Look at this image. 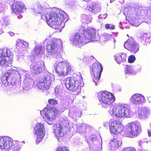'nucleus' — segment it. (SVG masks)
<instances>
[{
    "label": "nucleus",
    "mask_w": 151,
    "mask_h": 151,
    "mask_svg": "<svg viewBox=\"0 0 151 151\" xmlns=\"http://www.w3.org/2000/svg\"><path fill=\"white\" fill-rule=\"evenodd\" d=\"M79 32L75 33L70 39L76 45L86 44L91 41L96 34V30L91 27L80 30Z\"/></svg>",
    "instance_id": "f257e3e1"
},
{
    "label": "nucleus",
    "mask_w": 151,
    "mask_h": 151,
    "mask_svg": "<svg viewBox=\"0 0 151 151\" xmlns=\"http://www.w3.org/2000/svg\"><path fill=\"white\" fill-rule=\"evenodd\" d=\"M61 12L55 9L45 15L47 24L50 27L56 29L57 26L61 25L65 20V17Z\"/></svg>",
    "instance_id": "f03ea898"
},
{
    "label": "nucleus",
    "mask_w": 151,
    "mask_h": 151,
    "mask_svg": "<svg viewBox=\"0 0 151 151\" xmlns=\"http://www.w3.org/2000/svg\"><path fill=\"white\" fill-rule=\"evenodd\" d=\"M64 81L66 88L70 91L74 93L75 95H78L81 91V87L83 86L79 76L76 74L72 76L68 77L64 79Z\"/></svg>",
    "instance_id": "7ed1b4c3"
},
{
    "label": "nucleus",
    "mask_w": 151,
    "mask_h": 151,
    "mask_svg": "<svg viewBox=\"0 0 151 151\" xmlns=\"http://www.w3.org/2000/svg\"><path fill=\"white\" fill-rule=\"evenodd\" d=\"M109 112L112 116L122 118L129 116L130 111L128 105L121 104L111 106Z\"/></svg>",
    "instance_id": "20e7f679"
},
{
    "label": "nucleus",
    "mask_w": 151,
    "mask_h": 151,
    "mask_svg": "<svg viewBox=\"0 0 151 151\" xmlns=\"http://www.w3.org/2000/svg\"><path fill=\"white\" fill-rule=\"evenodd\" d=\"M99 101L106 105L109 106L114 101L115 98L113 94L106 91H101L98 93Z\"/></svg>",
    "instance_id": "39448f33"
},
{
    "label": "nucleus",
    "mask_w": 151,
    "mask_h": 151,
    "mask_svg": "<svg viewBox=\"0 0 151 151\" xmlns=\"http://www.w3.org/2000/svg\"><path fill=\"white\" fill-rule=\"evenodd\" d=\"M141 130L140 128L137 124L132 122L127 124L125 134L128 137L133 138L139 135Z\"/></svg>",
    "instance_id": "423d86ee"
},
{
    "label": "nucleus",
    "mask_w": 151,
    "mask_h": 151,
    "mask_svg": "<svg viewBox=\"0 0 151 151\" xmlns=\"http://www.w3.org/2000/svg\"><path fill=\"white\" fill-rule=\"evenodd\" d=\"M40 114L43 117H46L50 121L54 120L58 116L59 111L55 108H52L50 109L45 108L40 111Z\"/></svg>",
    "instance_id": "0eeeda50"
},
{
    "label": "nucleus",
    "mask_w": 151,
    "mask_h": 151,
    "mask_svg": "<svg viewBox=\"0 0 151 151\" xmlns=\"http://www.w3.org/2000/svg\"><path fill=\"white\" fill-rule=\"evenodd\" d=\"M12 6L13 12L17 15L18 18H22V16L21 13L26 10L25 5L21 1H14Z\"/></svg>",
    "instance_id": "6e6552de"
},
{
    "label": "nucleus",
    "mask_w": 151,
    "mask_h": 151,
    "mask_svg": "<svg viewBox=\"0 0 151 151\" xmlns=\"http://www.w3.org/2000/svg\"><path fill=\"white\" fill-rule=\"evenodd\" d=\"M103 70V68L100 63H94L90 68L91 73H92L93 76V81L97 85V83L101 75V73Z\"/></svg>",
    "instance_id": "1a4fd4ad"
},
{
    "label": "nucleus",
    "mask_w": 151,
    "mask_h": 151,
    "mask_svg": "<svg viewBox=\"0 0 151 151\" xmlns=\"http://www.w3.org/2000/svg\"><path fill=\"white\" fill-rule=\"evenodd\" d=\"M35 134L36 135V143L38 144L41 142L45 134L44 125L40 123L37 124L34 128Z\"/></svg>",
    "instance_id": "9d476101"
},
{
    "label": "nucleus",
    "mask_w": 151,
    "mask_h": 151,
    "mask_svg": "<svg viewBox=\"0 0 151 151\" xmlns=\"http://www.w3.org/2000/svg\"><path fill=\"white\" fill-rule=\"evenodd\" d=\"M52 80L49 76H46L41 77L37 82V86L40 89L44 90L48 89L51 86Z\"/></svg>",
    "instance_id": "9b49d317"
},
{
    "label": "nucleus",
    "mask_w": 151,
    "mask_h": 151,
    "mask_svg": "<svg viewBox=\"0 0 151 151\" xmlns=\"http://www.w3.org/2000/svg\"><path fill=\"white\" fill-rule=\"evenodd\" d=\"M13 145L12 139L7 136H0V147L1 149L9 150Z\"/></svg>",
    "instance_id": "f8f14e48"
},
{
    "label": "nucleus",
    "mask_w": 151,
    "mask_h": 151,
    "mask_svg": "<svg viewBox=\"0 0 151 151\" xmlns=\"http://www.w3.org/2000/svg\"><path fill=\"white\" fill-rule=\"evenodd\" d=\"M59 42L60 41L57 40H52L49 44L47 45L46 50L47 52L51 55L57 53L59 49Z\"/></svg>",
    "instance_id": "ddd939ff"
},
{
    "label": "nucleus",
    "mask_w": 151,
    "mask_h": 151,
    "mask_svg": "<svg viewBox=\"0 0 151 151\" xmlns=\"http://www.w3.org/2000/svg\"><path fill=\"white\" fill-rule=\"evenodd\" d=\"M124 46L130 52L134 53L136 52L139 50L138 44L132 39H128L125 42Z\"/></svg>",
    "instance_id": "4468645a"
},
{
    "label": "nucleus",
    "mask_w": 151,
    "mask_h": 151,
    "mask_svg": "<svg viewBox=\"0 0 151 151\" xmlns=\"http://www.w3.org/2000/svg\"><path fill=\"white\" fill-rule=\"evenodd\" d=\"M109 130L111 133L116 134L122 130V126L119 121L114 120L111 122L109 126Z\"/></svg>",
    "instance_id": "2eb2a0df"
},
{
    "label": "nucleus",
    "mask_w": 151,
    "mask_h": 151,
    "mask_svg": "<svg viewBox=\"0 0 151 151\" xmlns=\"http://www.w3.org/2000/svg\"><path fill=\"white\" fill-rule=\"evenodd\" d=\"M144 99V97L142 95L136 93L132 96L130 100L133 104H138L142 103Z\"/></svg>",
    "instance_id": "dca6fc26"
},
{
    "label": "nucleus",
    "mask_w": 151,
    "mask_h": 151,
    "mask_svg": "<svg viewBox=\"0 0 151 151\" xmlns=\"http://www.w3.org/2000/svg\"><path fill=\"white\" fill-rule=\"evenodd\" d=\"M67 65V63L65 61H61L58 63L56 67V71L58 75L61 76Z\"/></svg>",
    "instance_id": "f3484780"
},
{
    "label": "nucleus",
    "mask_w": 151,
    "mask_h": 151,
    "mask_svg": "<svg viewBox=\"0 0 151 151\" xmlns=\"http://www.w3.org/2000/svg\"><path fill=\"white\" fill-rule=\"evenodd\" d=\"M28 45L29 44L27 42L19 40L17 41L16 49L19 52L23 51Z\"/></svg>",
    "instance_id": "a211bd4d"
},
{
    "label": "nucleus",
    "mask_w": 151,
    "mask_h": 151,
    "mask_svg": "<svg viewBox=\"0 0 151 151\" xmlns=\"http://www.w3.org/2000/svg\"><path fill=\"white\" fill-rule=\"evenodd\" d=\"M62 129L60 124H56V127L54 126L53 132L58 138L62 137L64 136V133L62 132Z\"/></svg>",
    "instance_id": "6ab92c4d"
},
{
    "label": "nucleus",
    "mask_w": 151,
    "mask_h": 151,
    "mask_svg": "<svg viewBox=\"0 0 151 151\" xmlns=\"http://www.w3.org/2000/svg\"><path fill=\"white\" fill-rule=\"evenodd\" d=\"M45 66L44 65H42L37 64L31 67V71L34 74H37L42 72Z\"/></svg>",
    "instance_id": "aec40b11"
},
{
    "label": "nucleus",
    "mask_w": 151,
    "mask_h": 151,
    "mask_svg": "<svg viewBox=\"0 0 151 151\" xmlns=\"http://www.w3.org/2000/svg\"><path fill=\"white\" fill-rule=\"evenodd\" d=\"M86 9L94 13H96L100 11V8L91 1L89 2L88 5H87Z\"/></svg>",
    "instance_id": "412c9836"
},
{
    "label": "nucleus",
    "mask_w": 151,
    "mask_h": 151,
    "mask_svg": "<svg viewBox=\"0 0 151 151\" xmlns=\"http://www.w3.org/2000/svg\"><path fill=\"white\" fill-rule=\"evenodd\" d=\"M150 35L147 33H145L139 38V40L144 45H147L150 43Z\"/></svg>",
    "instance_id": "4be33fe9"
},
{
    "label": "nucleus",
    "mask_w": 151,
    "mask_h": 151,
    "mask_svg": "<svg viewBox=\"0 0 151 151\" xmlns=\"http://www.w3.org/2000/svg\"><path fill=\"white\" fill-rule=\"evenodd\" d=\"M114 57L115 60L119 64L125 61L127 58L126 54L124 53L116 54Z\"/></svg>",
    "instance_id": "5701e85b"
},
{
    "label": "nucleus",
    "mask_w": 151,
    "mask_h": 151,
    "mask_svg": "<svg viewBox=\"0 0 151 151\" xmlns=\"http://www.w3.org/2000/svg\"><path fill=\"white\" fill-rule=\"evenodd\" d=\"M110 145L112 148L115 149L121 145L122 142L119 138H114L110 142Z\"/></svg>",
    "instance_id": "b1692460"
},
{
    "label": "nucleus",
    "mask_w": 151,
    "mask_h": 151,
    "mask_svg": "<svg viewBox=\"0 0 151 151\" xmlns=\"http://www.w3.org/2000/svg\"><path fill=\"white\" fill-rule=\"evenodd\" d=\"M11 65L10 58L6 57L5 58H0V65L1 66H7Z\"/></svg>",
    "instance_id": "393cba45"
},
{
    "label": "nucleus",
    "mask_w": 151,
    "mask_h": 151,
    "mask_svg": "<svg viewBox=\"0 0 151 151\" xmlns=\"http://www.w3.org/2000/svg\"><path fill=\"white\" fill-rule=\"evenodd\" d=\"M11 75V73L5 72L2 75L1 77V81L3 84L5 85H9L11 83L8 81V78Z\"/></svg>",
    "instance_id": "a878e982"
},
{
    "label": "nucleus",
    "mask_w": 151,
    "mask_h": 151,
    "mask_svg": "<svg viewBox=\"0 0 151 151\" xmlns=\"http://www.w3.org/2000/svg\"><path fill=\"white\" fill-rule=\"evenodd\" d=\"M11 53L9 50L6 49H0V58L8 57L10 58Z\"/></svg>",
    "instance_id": "bb28decb"
},
{
    "label": "nucleus",
    "mask_w": 151,
    "mask_h": 151,
    "mask_svg": "<svg viewBox=\"0 0 151 151\" xmlns=\"http://www.w3.org/2000/svg\"><path fill=\"white\" fill-rule=\"evenodd\" d=\"M65 68L66 69L63 70L61 76H65L69 75L71 71V66L67 64V66L65 67Z\"/></svg>",
    "instance_id": "cd10ccee"
},
{
    "label": "nucleus",
    "mask_w": 151,
    "mask_h": 151,
    "mask_svg": "<svg viewBox=\"0 0 151 151\" xmlns=\"http://www.w3.org/2000/svg\"><path fill=\"white\" fill-rule=\"evenodd\" d=\"M150 114L149 110L145 108H142L141 110L140 116L143 117H146Z\"/></svg>",
    "instance_id": "c85d7f7f"
},
{
    "label": "nucleus",
    "mask_w": 151,
    "mask_h": 151,
    "mask_svg": "<svg viewBox=\"0 0 151 151\" xmlns=\"http://www.w3.org/2000/svg\"><path fill=\"white\" fill-rule=\"evenodd\" d=\"M45 49L42 46H38L35 48L34 50L35 52L37 54H39L43 52L44 51Z\"/></svg>",
    "instance_id": "c756f323"
},
{
    "label": "nucleus",
    "mask_w": 151,
    "mask_h": 151,
    "mask_svg": "<svg viewBox=\"0 0 151 151\" xmlns=\"http://www.w3.org/2000/svg\"><path fill=\"white\" fill-rule=\"evenodd\" d=\"M90 15L83 14L81 16V18L83 21L86 22L90 20Z\"/></svg>",
    "instance_id": "7c9ffc66"
},
{
    "label": "nucleus",
    "mask_w": 151,
    "mask_h": 151,
    "mask_svg": "<svg viewBox=\"0 0 151 151\" xmlns=\"http://www.w3.org/2000/svg\"><path fill=\"white\" fill-rule=\"evenodd\" d=\"M56 151H69L68 148L65 146H58L56 150Z\"/></svg>",
    "instance_id": "2f4dec72"
},
{
    "label": "nucleus",
    "mask_w": 151,
    "mask_h": 151,
    "mask_svg": "<svg viewBox=\"0 0 151 151\" xmlns=\"http://www.w3.org/2000/svg\"><path fill=\"white\" fill-rule=\"evenodd\" d=\"M121 151H136V149L133 147H126L123 149Z\"/></svg>",
    "instance_id": "473e14b6"
},
{
    "label": "nucleus",
    "mask_w": 151,
    "mask_h": 151,
    "mask_svg": "<svg viewBox=\"0 0 151 151\" xmlns=\"http://www.w3.org/2000/svg\"><path fill=\"white\" fill-rule=\"evenodd\" d=\"M48 103L52 105H56L58 104V101L54 99H48Z\"/></svg>",
    "instance_id": "72a5a7b5"
},
{
    "label": "nucleus",
    "mask_w": 151,
    "mask_h": 151,
    "mask_svg": "<svg viewBox=\"0 0 151 151\" xmlns=\"http://www.w3.org/2000/svg\"><path fill=\"white\" fill-rule=\"evenodd\" d=\"M135 58L133 55H131L129 56L128 59V61L129 63H133L135 60Z\"/></svg>",
    "instance_id": "f704fd0d"
},
{
    "label": "nucleus",
    "mask_w": 151,
    "mask_h": 151,
    "mask_svg": "<svg viewBox=\"0 0 151 151\" xmlns=\"http://www.w3.org/2000/svg\"><path fill=\"white\" fill-rule=\"evenodd\" d=\"M9 24V23L8 20L7 19H4L3 22L1 23L2 25L4 27H5L8 26Z\"/></svg>",
    "instance_id": "c9c22d12"
},
{
    "label": "nucleus",
    "mask_w": 151,
    "mask_h": 151,
    "mask_svg": "<svg viewBox=\"0 0 151 151\" xmlns=\"http://www.w3.org/2000/svg\"><path fill=\"white\" fill-rule=\"evenodd\" d=\"M19 148L17 146H14L13 149H12V151H19Z\"/></svg>",
    "instance_id": "e433bc0d"
},
{
    "label": "nucleus",
    "mask_w": 151,
    "mask_h": 151,
    "mask_svg": "<svg viewBox=\"0 0 151 151\" xmlns=\"http://www.w3.org/2000/svg\"><path fill=\"white\" fill-rule=\"evenodd\" d=\"M149 12L150 14V17L148 19V22L151 24V8L149 9Z\"/></svg>",
    "instance_id": "4c0bfd02"
},
{
    "label": "nucleus",
    "mask_w": 151,
    "mask_h": 151,
    "mask_svg": "<svg viewBox=\"0 0 151 151\" xmlns=\"http://www.w3.org/2000/svg\"><path fill=\"white\" fill-rule=\"evenodd\" d=\"M105 27L107 29H110V24H106L105 25Z\"/></svg>",
    "instance_id": "58836bf2"
},
{
    "label": "nucleus",
    "mask_w": 151,
    "mask_h": 151,
    "mask_svg": "<svg viewBox=\"0 0 151 151\" xmlns=\"http://www.w3.org/2000/svg\"><path fill=\"white\" fill-rule=\"evenodd\" d=\"M147 132L148 133V135L149 137L151 136V131L150 130H147Z\"/></svg>",
    "instance_id": "ea45409f"
},
{
    "label": "nucleus",
    "mask_w": 151,
    "mask_h": 151,
    "mask_svg": "<svg viewBox=\"0 0 151 151\" xmlns=\"http://www.w3.org/2000/svg\"><path fill=\"white\" fill-rule=\"evenodd\" d=\"M115 29V25H113L112 26L110 27V30H113L114 29Z\"/></svg>",
    "instance_id": "a19ab883"
},
{
    "label": "nucleus",
    "mask_w": 151,
    "mask_h": 151,
    "mask_svg": "<svg viewBox=\"0 0 151 151\" xmlns=\"http://www.w3.org/2000/svg\"><path fill=\"white\" fill-rule=\"evenodd\" d=\"M2 33V31L0 30V35Z\"/></svg>",
    "instance_id": "79ce46f5"
},
{
    "label": "nucleus",
    "mask_w": 151,
    "mask_h": 151,
    "mask_svg": "<svg viewBox=\"0 0 151 151\" xmlns=\"http://www.w3.org/2000/svg\"><path fill=\"white\" fill-rule=\"evenodd\" d=\"M83 1H88V0H83Z\"/></svg>",
    "instance_id": "37998d69"
},
{
    "label": "nucleus",
    "mask_w": 151,
    "mask_h": 151,
    "mask_svg": "<svg viewBox=\"0 0 151 151\" xmlns=\"http://www.w3.org/2000/svg\"><path fill=\"white\" fill-rule=\"evenodd\" d=\"M150 127L151 128V123L150 124Z\"/></svg>",
    "instance_id": "c03bdc74"
},
{
    "label": "nucleus",
    "mask_w": 151,
    "mask_h": 151,
    "mask_svg": "<svg viewBox=\"0 0 151 151\" xmlns=\"http://www.w3.org/2000/svg\"><path fill=\"white\" fill-rule=\"evenodd\" d=\"M58 140L59 141V138H58Z\"/></svg>",
    "instance_id": "a18cd8bd"
},
{
    "label": "nucleus",
    "mask_w": 151,
    "mask_h": 151,
    "mask_svg": "<svg viewBox=\"0 0 151 151\" xmlns=\"http://www.w3.org/2000/svg\"><path fill=\"white\" fill-rule=\"evenodd\" d=\"M150 0L151 1V0Z\"/></svg>",
    "instance_id": "49530a36"
}]
</instances>
